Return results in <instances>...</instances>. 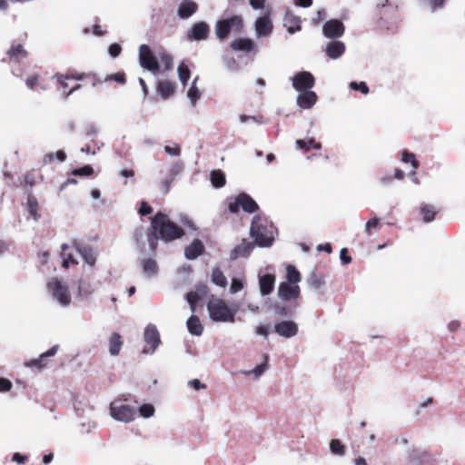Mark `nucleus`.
Returning <instances> with one entry per match:
<instances>
[{
    "instance_id": "2f4dec72",
    "label": "nucleus",
    "mask_w": 465,
    "mask_h": 465,
    "mask_svg": "<svg viewBox=\"0 0 465 465\" xmlns=\"http://www.w3.org/2000/svg\"><path fill=\"white\" fill-rule=\"evenodd\" d=\"M423 222L430 223L434 220L437 210L430 204H423L420 209Z\"/></svg>"
},
{
    "instance_id": "a211bd4d",
    "label": "nucleus",
    "mask_w": 465,
    "mask_h": 465,
    "mask_svg": "<svg viewBox=\"0 0 465 465\" xmlns=\"http://www.w3.org/2000/svg\"><path fill=\"white\" fill-rule=\"evenodd\" d=\"M198 10V5L192 0H183L178 6L177 15L181 19L191 17Z\"/></svg>"
},
{
    "instance_id": "e433bc0d",
    "label": "nucleus",
    "mask_w": 465,
    "mask_h": 465,
    "mask_svg": "<svg viewBox=\"0 0 465 465\" xmlns=\"http://www.w3.org/2000/svg\"><path fill=\"white\" fill-rule=\"evenodd\" d=\"M212 184L216 188H221L225 184V176L221 171H213L211 173Z\"/></svg>"
},
{
    "instance_id": "a19ab883",
    "label": "nucleus",
    "mask_w": 465,
    "mask_h": 465,
    "mask_svg": "<svg viewBox=\"0 0 465 465\" xmlns=\"http://www.w3.org/2000/svg\"><path fill=\"white\" fill-rule=\"evenodd\" d=\"M187 98L190 100L192 105H194L197 100L201 97V91L199 90L197 85L191 84L190 88L187 91Z\"/></svg>"
},
{
    "instance_id": "de8ad7c7",
    "label": "nucleus",
    "mask_w": 465,
    "mask_h": 465,
    "mask_svg": "<svg viewBox=\"0 0 465 465\" xmlns=\"http://www.w3.org/2000/svg\"><path fill=\"white\" fill-rule=\"evenodd\" d=\"M243 282L240 279L233 278L230 286V293L234 294L243 289Z\"/></svg>"
},
{
    "instance_id": "5fc2aeb1",
    "label": "nucleus",
    "mask_w": 465,
    "mask_h": 465,
    "mask_svg": "<svg viewBox=\"0 0 465 465\" xmlns=\"http://www.w3.org/2000/svg\"><path fill=\"white\" fill-rule=\"evenodd\" d=\"M121 50L122 48L120 45L112 44L108 48V53L112 57L116 58L117 56H119Z\"/></svg>"
},
{
    "instance_id": "cd10ccee",
    "label": "nucleus",
    "mask_w": 465,
    "mask_h": 465,
    "mask_svg": "<svg viewBox=\"0 0 465 465\" xmlns=\"http://www.w3.org/2000/svg\"><path fill=\"white\" fill-rule=\"evenodd\" d=\"M157 89L160 95L166 99L174 93L175 84L170 81H160Z\"/></svg>"
},
{
    "instance_id": "a878e982",
    "label": "nucleus",
    "mask_w": 465,
    "mask_h": 465,
    "mask_svg": "<svg viewBox=\"0 0 465 465\" xmlns=\"http://www.w3.org/2000/svg\"><path fill=\"white\" fill-rule=\"evenodd\" d=\"M123 346L122 337L119 333L114 332L109 338V352L112 356L119 354Z\"/></svg>"
},
{
    "instance_id": "f704fd0d",
    "label": "nucleus",
    "mask_w": 465,
    "mask_h": 465,
    "mask_svg": "<svg viewBox=\"0 0 465 465\" xmlns=\"http://www.w3.org/2000/svg\"><path fill=\"white\" fill-rule=\"evenodd\" d=\"M178 77L180 82L185 86L191 76V72L185 63H181L177 68Z\"/></svg>"
},
{
    "instance_id": "f8f14e48",
    "label": "nucleus",
    "mask_w": 465,
    "mask_h": 465,
    "mask_svg": "<svg viewBox=\"0 0 465 465\" xmlns=\"http://www.w3.org/2000/svg\"><path fill=\"white\" fill-rule=\"evenodd\" d=\"M298 324L293 321H281L275 323L274 331L286 339L292 338L298 333Z\"/></svg>"
},
{
    "instance_id": "39448f33",
    "label": "nucleus",
    "mask_w": 465,
    "mask_h": 465,
    "mask_svg": "<svg viewBox=\"0 0 465 465\" xmlns=\"http://www.w3.org/2000/svg\"><path fill=\"white\" fill-rule=\"evenodd\" d=\"M242 27V16L233 15L228 19L217 21L215 25V34L219 39H225L230 33H240Z\"/></svg>"
},
{
    "instance_id": "4be33fe9",
    "label": "nucleus",
    "mask_w": 465,
    "mask_h": 465,
    "mask_svg": "<svg viewBox=\"0 0 465 465\" xmlns=\"http://www.w3.org/2000/svg\"><path fill=\"white\" fill-rule=\"evenodd\" d=\"M325 51L330 58L337 59L344 53L345 45L340 41H332L327 45Z\"/></svg>"
},
{
    "instance_id": "ea45409f",
    "label": "nucleus",
    "mask_w": 465,
    "mask_h": 465,
    "mask_svg": "<svg viewBox=\"0 0 465 465\" xmlns=\"http://www.w3.org/2000/svg\"><path fill=\"white\" fill-rule=\"evenodd\" d=\"M308 284L310 287L318 290L324 285V279L322 275L312 273L308 279Z\"/></svg>"
},
{
    "instance_id": "bb28decb",
    "label": "nucleus",
    "mask_w": 465,
    "mask_h": 465,
    "mask_svg": "<svg viewBox=\"0 0 465 465\" xmlns=\"http://www.w3.org/2000/svg\"><path fill=\"white\" fill-rule=\"evenodd\" d=\"M187 328L189 332L194 336H200L203 333V326L197 316L192 315L187 320Z\"/></svg>"
},
{
    "instance_id": "603ef678",
    "label": "nucleus",
    "mask_w": 465,
    "mask_h": 465,
    "mask_svg": "<svg viewBox=\"0 0 465 465\" xmlns=\"http://www.w3.org/2000/svg\"><path fill=\"white\" fill-rule=\"evenodd\" d=\"M153 212L152 207L146 203L142 202L140 204V208L138 209V213L142 216L150 214Z\"/></svg>"
},
{
    "instance_id": "2eb2a0df",
    "label": "nucleus",
    "mask_w": 465,
    "mask_h": 465,
    "mask_svg": "<svg viewBox=\"0 0 465 465\" xmlns=\"http://www.w3.org/2000/svg\"><path fill=\"white\" fill-rule=\"evenodd\" d=\"M322 31L328 38H338L343 35L344 26L339 20H330L324 24Z\"/></svg>"
},
{
    "instance_id": "6ab92c4d",
    "label": "nucleus",
    "mask_w": 465,
    "mask_h": 465,
    "mask_svg": "<svg viewBox=\"0 0 465 465\" xmlns=\"http://www.w3.org/2000/svg\"><path fill=\"white\" fill-rule=\"evenodd\" d=\"M276 278L273 274H264L259 277V289L262 296L269 295L274 288Z\"/></svg>"
},
{
    "instance_id": "f3484780",
    "label": "nucleus",
    "mask_w": 465,
    "mask_h": 465,
    "mask_svg": "<svg viewBox=\"0 0 465 465\" xmlns=\"http://www.w3.org/2000/svg\"><path fill=\"white\" fill-rule=\"evenodd\" d=\"M209 31V26L205 22H199L193 25L188 34V38L196 41L204 40L207 38Z\"/></svg>"
},
{
    "instance_id": "423d86ee",
    "label": "nucleus",
    "mask_w": 465,
    "mask_h": 465,
    "mask_svg": "<svg viewBox=\"0 0 465 465\" xmlns=\"http://www.w3.org/2000/svg\"><path fill=\"white\" fill-rule=\"evenodd\" d=\"M135 414L136 411L134 408L121 401H114L110 405V415L115 420L130 422L134 420Z\"/></svg>"
},
{
    "instance_id": "c756f323",
    "label": "nucleus",
    "mask_w": 465,
    "mask_h": 465,
    "mask_svg": "<svg viewBox=\"0 0 465 465\" xmlns=\"http://www.w3.org/2000/svg\"><path fill=\"white\" fill-rule=\"evenodd\" d=\"M69 245L66 244V243H63L61 245V250H62V253H61V257H62V266L64 268H68L71 264H76L77 262L76 260L74 258V255L71 252H66V251L69 249Z\"/></svg>"
},
{
    "instance_id": "dca6fc26",
    "label": "nucleus",
    "mask_w": 465,
    "mask_h": 465,
    "mask_svg": "<svg viewBox=\"0 0 465 465\" xmlns=\"http://www.w3.org/2000/svg\"><path fill=\"white\" fill-rule=\"evenodd\" d=\"M317 94L312 90L299 93L296 102L302 109H311L317 102Z\"/></svg>"
},
{
    "instance_id": "ddd939ff",
    "label": "nucleus",
    "mask_w": 465,
    "mask_h": 465,
    "mask_svg": "<svg viewBox=\"0 0 465 465\" xmlns=\"http://www.w3.org/2000/svg\"><path fill=\"white\" fill-rule=\"evenodd\" d=\"M300 296L299 285L281 282L278 287V297L284 302L296 300Z\"/></svg>"
},
{
    "instance_id": "6e6552de",
    "label": "nucleus",
    "mask_w": 465,
    "mask_h": 465,
    "mask_svg": "<svg viewBox=\"0 0 465 465\" xmlns=\"http://www.w3.org/2000/svg\"><path fill=\"white\" fill-rule=\"evenodd\" d=\"M145 346L143 350L144 354H153L160 345V335L155 325L148 324L143 332Z\"/></svg>"
},
{
    "instance_id": "1a4fd4ad",
    "label": "nucleus",
    "mask_w": 465,
    "mask_h": 465,
    "mask_svg": "<svg viewBox=\"0 0 465 465\" xmlns=\"http://www.w3.org/2000/svg\"><path fill=\"white\" fill-rule=\"evenodd\" d=\"M291 80L293 88L298 93L312 90L315 84L314 76L307 71L297 73Z\"/></svg>"
},
{
    "instance_id": "473e14b6",
    "label": "nucleus",
    "mask_w": 465,
    "mask_h": 465,
    "mask_svg": "<svg viewBox=\"0 0 465 465\" xmlns=\"http://www.w3.org/2000/svg\"><path fill=\"white\" fill-rule=\"evenodd\" d=\"M300 18L293 15H287L285 18L284 26L287 27V31L290 34H294L301 30Z\"/></svg>"
},
{
    "instance_id": "3c124183",
    "label": "nucleus",
    "mask_w": 465,
    "mask_h": 465,
    "mask_svg": "<svg viewBox=\"0 0 465 465\" xmlns=\"http://www.w3.org/2000/svg\"><path fill=\"white\" fill-rule=\"evenodd\" d=\"M186 299L191 306V311L193 312H195V304L198 301V294L196 292H189L186 295Z\"/></svg>"
},
{
    "instance_id": "c9c22d12",
    "label": "nucleus",
    "mask_w": 465,
    "mask_h": 465,
    "mask_svg": "<svg viewBox=\"0 0 465 465\" xmlns=\"http://www.w3.org/2000/svg\"><path fill=\"white\" fill-rule=\"evenodd\" d=\"M212 281L217 286L224 288L227 285V279L219 268H215L212 273Z\"/></svg>"
},
{
    "instance_id": "052dcab7",
    "label": "nucleus",
    "mask_w": 465,
    "mask_h": 465,
    "mask_svg": "<svg viewBox=\"0 0 465 465\" xmlns=\"http://www.w3.org/2000/svg\"><path fill=\"white\" fill-rule=\"evenodd\" d=\"M27 460V457L25 455H22L20 454L19 452H15L14 455H13V461L18 463V464H23Z\"/></svg>"
},
{
    "instance_id": "338daca9",
    "label": "nucleus",
    "mask_w": 465,
    "mask_h": 465,
    "mask_svg": "<svg viewBox=\"0 0 465 465\" xmlns=\"http://www.w3.org/2000/svg\"><path fill=\"white\" fill-rule=\"evenodd\" d=\"M445 0H431V11L434 12L437 8L443 5Z\"/></svg>"
},
{
    "instance_id": "864d4df0",
    "label": "nucleus",
    "mask_w": 465,
    "mask_h": 465,
    "mask_svg": "<svg viewBox=\"0 0 465 465\" xmlns=\"http://www.w3.org/2000/svg\"><path fill=\"white\" fill-rule=\"evenodd\" d=\"M55 77L57 78V82L60 84V91L64 92V90L68 86L66 80L71 79V76L57 74Z\"/></svg>"
},
{
    "instance_id": "9d476101",
    "label": "nucleus",
    "mask_w": 465,
    "mask_h": 465,
    "mask_svg": "<svg viewBox=\"0 0 465 465\" xmlns=\"http://www.w3.org/2000/svg\"><path fill=\"white\" fill-rule=\"evenodd\" d=\"M239 208H242L247 213H253L258 209V204L248 194L241 193L233 203L229 204V210L231 213H236Z\"/></svg>"
},
{
    "instance_id": "7c9ffc66",
    "label": "nucleus",
    "mask_w": 465,
    "mask_h": 465,
    "mask_svg": "<svg viewBox=\"0 0 465 465\" xmlns=\"http://www.w3.org/2000/svg\"><path fill=\"white\" fill-rule=\"evenodd\" d=\"M286 282L298 285L302 280V277L299 271L293 265H288L286 268Z\"/></svg>"
},
{
    "instance_id": "37998d69",
    "label": "nucleus",
    "mask_w": 465,
    "mask_h": 465,
    "mask_svg": "<svg viewBox=\"0 0 465 465\" xmlns=\"http://www.w3.org/2000/svg\"><path fill=\"white\" fill-rule=\"evenodd\" d=\"M401 161L403 163H410L412 166V169L416 170L419 167V163L415 158L414 153H408L406 151L402 152L401 153Z\"/></svg>"
},
{
    "instance_id": "4d7b16f0",
    "label": "nucleus",
    "mask_w": 465,
    "mask_h": 465,
    "mask_svg": "<svg viewBox=\"0 0 465 465\" xmlns=\"http://www.w3.org/2000/svg\"><path fill=\"white\" fill-rule=\"evenodd\" d=\"M379 225V219L374 217L371 220L368 221L365 224V232L370 233L371 230L373 228H377Z\"/></svg>"
},
{
    "instance_id": "c03bdc74",
    "label": "nucleus",
    "mask_w": 465,
    "mask_h": 465,
    "mask_svg": "<svg viewBox=\"0 0 465 465\" xmlns=\"http://www.w3.org/2000/svg\"><path fill=\"white\" fill-rule=\"evenodd\" d=\"M330 449L335 455L342 456L344 454V446L339 440H331Z\"/></svg>"
},
{
    "instance_id": "aec40b11",
    "label": "nucleus",
    "mask_w": 465,
    "mask_h": 465,
    "mask_svg": "<svg viewBox=\"0 0 465 465\" xmlns=\"http://www.w3.org/2000/svg\"><path fill=\"white\" fill-rule=\"evenodd\" d=\"M252 243L242 240V242L236 245L231 252L230 257L232 260H237L242 257H247L252 249Z\"/></svg>"
},
{
    "instance_id": "8fccbe9b",
    "label": "nucleus",
    "mask_w": 465,
    "mask_h": 465,
    "mask_svg": "<svg viewBox=\"0 0 465 465\" xmlns=\"http://www.w3.org/2000/svg\"><path fill=\"white\" fill-rule=\"evenodd\" d=\"M164 151L172 156H179L181 154V149L178 144L174 143L173 146L165 145Z\"/></svg>"
},
{
    "instance_id": "c85d7f7f",
    "label": "nucleus",
    "mask_w": 465,
    "mask_h": 465,
    "mask_svg": "<svg viewBox=\"0 0 465 465\" xmlns=\"http://www.w3.org/2000/svg\"><path fill=\"white\" fill-rule=\"evenodd\" d=\"M157 59L160 64V71L166 72L172 69L173 61L169 54L166 52H160Z\"/></svg>"
},
{
    "instance_id": "b1692460",
    "label": "nucleus",
    "mask_w": 465,
    "mask_h": 465,
    "mask_svg": "<svg viewBox=\"0 0 465 465\" xmlns=\"http://www.w3.org/2000/svg\"><path fill=\"white\" fill-rule=\"evenodd\" d=\"M254 46V42L249 38H239L231 43V47L235 51L250 52Z\"/></svg>"
},
{
    "instance_id": "0e129e2a",
    "label": "nucleus",
    "mask_w": 465,
    "mask_h": 465,
    "mask_svg": "<svg viewBox=\"0 0 465 465\" xmlns=\"http://www.w3.org/2000/svg\"><path fill=\"white\" fill-rule=\"evenodd\" d=\"M265 0H250V5L253 9H262Z\"/></svg>"
},
{
    "instance_id": "4468645a",
    "label": "nucleus",
    "mask_w": 465,
    "mask_h": 465,
    "mask_svg": "<svg viewBox=\"0 0 465 465\" xmlns=\"http://www.w3.org/2000/svg\"><path fill=\"white\" fill-rule=\"evenodd\" d=\"M59 346L54 345L47 351L42 353L37 359H33L26 361L25 365L28 368H36L37 370H43L47 365V358L54 356L58 351Z\"/></svg>"
},
{
    "instance_id": "a18cd8bd",
    "label": "nucleus",
    "mask_w": 465,
    "mask_h": 465,
    "mask_svg": "<svg viewBox=\"0 0 465 465\" xmlns=\"http://www.w3.org/2000/svg\"><path fill=\"white\" fill-rule=\"evenodd\" d=\"M8 54L11 58L19 59L25 57L26 53L21 45H17L8 51Z\"/></svg>"
},
{
    "instance_id": "9b49d317",
    "label": "nucleus",
    "mask_w": 465,
    "mask_h": 465,
    "mask_svg": "<svg viewBox=\"0 0 465 465\" xmlns=\"http://www.w3.org/2000/svg\"><path fill=\"white\" fill-rule=\"evenodd\" d=\"M273 25L269 15L260 16L254 23L256 38L269 37L272 32Z\"/></svg>"
},
{
    "instance_id": "4c0bfd02",
    "label": "nucleus",
    "mask_w": 465,
    "mask_h": 465,
    "mask_svg": "<svg viewBox=\"0 0 465 465\" xmlns=\"http://www.w3.org/2000/svg\"><path fill=\"white\" fill-rule=\"evenodd\" d=\"M93 292H94V289L90 283L85 282L83 280L79 281V282H78L79 296L87 298L93 293Z\"/></svg>"
},
{
    "instance_id": "7ed1b4c3",
    "label": "nucleus",
    "mask_w": 465,
    "mask_h": 465,
    "mask_svg": "<svg viewBox=\"0 0 465 465\" xmlns=\"http://www.w3.org/2000/svg\"><path fill=\"white\" fill-rule=\"evenodd\" d=\"M250 232L259 246L269 247L274 240L276 231L272 224H269L267 222L263 223L260 217L255 216L252 220Z\"/></svg>"
},
{
    "instance_id": "e2e57ef3",
    "label": "nucleus",
    "mask_w": 465,
    "mask_h": 465,
    "mask_svg": "<svg viewBox=\"0 0 465 465\" xmlns=\"http://www.w3.org/2000/svg\"><path fill=\"white\" fill-rule=\"evenodd\" d=\"M110 79H113L118 83L124 84L125 83V76L124 73H117L114 74H112L110 76Z\"/></svg>"
},
{
    "instance_id": "f03ea898",
    "label": "nucleus",
    "mask_w": 465,
    "mask_h": 465,
    "mask_svg": "<svg viewBox=\"0 0 465 465\" xmlns=\"http://www.w3.org/2000/svg\"><path fill=\"white\" fill-rule=\"evenodd\" d=\"M210 318L217 322H233L238 306L230 307L223 299L212 298L207 304Z\"/></svg>"
},
{
    "instance_id": "49530a36",
    "label": "nucleus",
    "mask_w": 465,
    "mask_h": 465,
    "mask_svg": "<svg viewBox=\"0 0 465 465\" xmlns=\"http://www.w3.org/2000/svg\"><path fill=\"white\" fill-rule=\"evenodd\" d=\"M351 89L354 91H360L363 94H367L370 91L367 84L365 82H351L350 84Z\"/></svg>"
},
{
    "instance_id": "09e8293b",
    "label": "nucleus",
    "mask_w": 465,
    "mask_h": 465,
    "mask_svg": "<svg viewBox=\"0 0 465 465\" xmlns=\"http://www.w3.org/2000/svg\"><path fill=\"white\" fill-rule=\"evenodd\" d=\"M93 172H94V170L90 165H84L81 168L74 170L73 174L89 176L93 173Z\"/></svg>"
},
{
    "instance_id": "393cba45",
    "label": "nucleus",
    "mask_w": 465,
    "mask_h": 465,
    "mask_svg": "<svg viewBox=\"0 0 465 465\" xmlns=\"http://www.w3.org/2000/svg\"><path fill=\"white\" fill-rule=\"evenodd\" d=\"M143 273L148 278H152L157 275L158 265L156 261L153 259H145L142 262Z\"/></svg>"
},
{
    "instance_id": "bf43d9fd",
    "label": "nucleus",
    "mask_w": 465,
    "mask_h": 465,
    "mask_svg": "<svg viewBox=\"0 0 465 465\" xmlns=\"http://www.w3.org/2000/svg\"><path fill=\"white\" fill-rule=\"evenodd\" d=\"M340 258L343 264H349L351 262V257L348 255L346 248H342L340 252Z\"/></svg>"
},
{
    "instance_id": "13d9d810",
    "label": "nucleus",
    "mask_w": 465,
    "mask_h": 465,
    "mask_svg": "<svg viewBox=\"0 0 465 465\" xmlns=\"http://www.w3.org/2000/svg\"><path fill=\"white\" fill-rule=\"evenodd\" d=\"M188 385L196 391L206 388V385L202 383L198 379H193L188 381Z\"/></svg>"
},
{
    "instance_id": "6e6d98bb",
    "label": "nucleus",
    "mask_w": 465,
    "mask_h": 465,
    "mask_svg": "<svg viewBox=\"0 0 465 465\" xmlns=\"http://www.w3.org/2000/svg\"><path fill=\"white\" fill-rule=\"evenodd\" d=\"M12 388V382L5 378H0V391L5 392L9 391Z\"/></svg>"
},
{
    "instance_id": "f257e3e1",
    "label": "nucleus",
    "mask_w": 465,
    "mask_h": 465,
    "mask_svg": "<svg viewBox=\"0 0 465 465\" xmlns=\"http://www.w3.org/2000/svg\"><path fill=\"white\" fill-rule=\"evenodd\" d=\"M151 224L153 233L158 234V237L166 242L179 239L183 235V229L172 222L166 214L162 213H156L152 218ZM156 240V235L149 238V244L152 250L155 249Z\"/></svg>"
},
{
    "instance_id": "79ce46f5",
    "label": "nucleus",
    "mask_w": 465,
    "mask_h": 465,
    "mask_svg": "<svg viewBox=\"0 0 465 465\" xmlns=\"http://www.w3.org/2000/svg\"><path fill=\"white\" fill-rule=\"evenodd\" d=\"M155 409L153 405L150 403H144L139 408V414L141 417L148 419L153 416Z\"/></svg>"
},
{
    "instance_id": "0eeeda50",
    "label": "nucleus",
    "mask_w": 465,
    "mask_h": 465,
    "mask_svg": "<svg viewBox=\"0 0 465 465\" xmlns=\"http://www.w3.org/2000/svg\"><path fill=\"white\" fill-rule=\"evenodd\" d=\"M158 56H155L147 45H142L139 47V62L140 65L153 74L160 72V64Z\"/></svg>"
},
{
    "instance_id": "5701e85b",
    "label": "nucleus",
    "mask_w": 465,
    "mask_h": 465,
    "mask_svg": "<svg viewBox=\"0 0 465 465\" xmlns=\"http://www.w3.org/2000/svg\"><path fill=\"white\" fill-rule=\"evenodd\" d=\"M85 264L94 267L97 253L90 247L83 246L76 249Z\"/></svg>"
},
{
    "instance_id": "20e7f679",
    "label": "nucleus",
    "mask_w": 465,
    "mask_h": 465,
    "mask_svg": "<svg viewBox=\"0 0 465 465\" xmlns=\"http://www.w3.org/2000/svg\"><path fill=\"white\" fill-rule=\"evenodd\" d=\"M46 292L50 299L63 308L69 307L72 295L68 285L58 278H52L46 284Z\"/></svg>"
},
{
    "instance_id": "69168bd1",
    "label": "nucleus",
    "mask_w": 465,
    "mask_h": 465,
    "mask_svg": "<svg viewBox=\"0 0 465 465\" xmlns=\"http://www.w3.org/2000/svg\"><path fill=\"white\" fill-rule=\"evenodd\" d=\"M36 82H37L36 76H31V77L27 78L26 85L28 86V88L34 89L36 84Z\"/></svg>"
},
{
    "instance_id": "774afa93",
    "label": "nucleus",
    "mask_w": 465,
    "mask_h": 465,
    "mask_svg": "<svg viewBox=\"0 0 465 465\" xmlns=\"http://www.w3.org/2000/svg\"><path fill=\"white\" fill-rule=\"evenodd\" d=\"M305 142L307 143L308 149L310 147H312V148L317 149V150H319L321 148V144L316 143L314 141V139H312V138H311V139H309L308 141H305Z\"/></svg>"
},
{
    "instance_id": "58836bf2",
    "label": "nucleus",
    "mask_w": 465,
    "mask_h": 465,
    "mask_svg": "<svg viewBox=\"0 0 465 465\" xmlns=\"http://www.w3.org/2000/svg\"><path fill=\"white\" fill-rule=\"evenodd\" d=\"M27 205H28V210H29L30 216L35 221H37L39 215L37 213L38 203H37L36 199L34 196L29 195L28 198H27Z\"/></svg>"
},
{
    "instance_id": "680f3d73",
    "label": "nucleus",
    "mask_w": 465,
    "mask_h": 465,
    "mask_svg": "<svg viewBox=\"0 0 465 465\" xmlns=\"http://www.w3.org/2000/svg\"><path fill=\"white\" fill-rule=\"evenodd\" d=\"M255 332L258 335H262L263 337H267L269 334V328L267 326H257L255 329Z\"/></svg>"
},
{
    "instance_id": "72a5a7b5",
    "label": "nucleus",
    "mask_w": 465,
    "mask_h": 465,
    "mask_svg": "<svg viewBox=\"0 0 465 465\" xmlns=\"http://www.w3.org/2000/svg\"><path fill=\"white\" fill-rule=\"evenodd\" d=\"M264 361L251 371H242L243 374H253L255 379H259L267 370H268V356L266 354L263 355Z\"/></svg>"
},
{
    "instance_id": "412c9836",
    "label": "nucleus",
    "mask_w": 465,
    "mask_h": 465,
    "mask_svg": "<svg viewBox=\"0 0 465 465\" xmlns=\"http://www.w3.org/2000/svg\"><path fill=\"white\" fill-rule=\"evenodd\" d=\"M203 243L198 240H193L184 250V255L188 260H194L203 252Z\"/></svg>"
}]
</instances>
